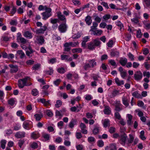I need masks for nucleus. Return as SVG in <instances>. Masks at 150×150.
<instances>
[{"mask_svg": "<svg viewBox=\"0 0 150 150\" xmlns=\"http://www.w3.org/2000/svg\"><path fill=\"white\" fill-rule=\"evenodd\" d=\"M100 44L101 42L99 38H97L88 43V48L89 50H93L96 47L100 46Z\"/></svg>", "mask_w": 150, "mask_h": 150, "instance_id": "1", "label": "nucleus"}, {"mask_svg": "<svg viewBox=\"0 0 150 150\" xmlns=\"http://www.w3.org/2000/svg\"><path fill=\"white\" fill-rule=\"evenodd\" d=\"M29 77L26 76L23 79H20L18 81V86L19 88H22L25 86H30L32 84L31 83H27V81L29 79Z\"/></svg>", "mask_w": 150, "mask_h": 150, "instance_id": "2", "label": "nucleus"}, {"mask_svg": "<svg viewBox=\"0 0 150 150\" xmlns=\"http://www.w3.org/2000/svg\"><path fill=\"white\" fill-rule=\"evenodd\" d=\"M45 11L42 13V19L46 20L52 15V9L50 8H47L45 10Z\"/></svg>", "mask_w": 150, "mask_h": 150, "instance_id": "3", "label": "nucleus"}, {"mask_svg": "<svg viewBox=\"0 0 150 150\" xmlns=\"http://www.w3.org/2000/svg\"><path fill=\"white\" fill-rule=\"evenodd\" d=\"M67 25L66 22L61 24L58 27V30L61 33L65 32L67 31Z\"/></svg>", "mask_w": 150, "mask_h": 150, "instance_id": "4", "label": "nucleus"}, {"mask_svg": "<svg viewBox=\"0 0 150 150\" xmlns=\"http://www.w3.org/2000/svg\"><path fill=\"white\" fill-rule=\"evenodd\" d=\"M127 139V134L125 133L121 134L120 136V143L123 145H125Z\"/></svg>", "mask_w": 150, "mask_h": 150, "instance_id": "5", "label": "nucleus"}, {"mask_svg": "<svg viewBox=\"0 0 150 150\" xmlns=\"http://www.w3.org/2000/svg\"><path fill=\"white\" fill-rule=\"evenodd\" d=\"M90 38V36H86L83 38V40L81 43V46L84 48L86 47V43L89 40Z\"/></svg>", "mask_w": 150, "mask_h": 150, "instance_id": "6", "label": "nucleus"}, {"mask_svg": "<svg viewBox=\"0 0 150 150\" xmlns=\"http://www.w3.org/2000/svg\"><path fill=\"white\" fill-rule=\"evenodd\" d=\"M135 79L136 80H140L142 77V74L139 71L136 72L134 75Z\"/></svg>", "mask_w": 150, "mask_h": 150, "instance_id": "7", "label": "nucleus"}, {"mask_svg": "<svg viewBox=\"0 0 150 150\" xmlns=\"http://www.w3.org/2000/svg\"><path fill=\"white\" fill-rule=\"evenodd\" d=\"M9 66L11 68L10 71L11 73H16L18 71V68L17 66L14 65L13 64H9Z\"/></svg>", "mask_w": 150, "mask_h": 150, "instance_id": "8", "label": "nucleus"}, {"mask_svg": "<svg viewBox=\"0 0 150 150\" xmlns=\"http://www.w3.org/2000/svg\"><path fill=\"white\" fill-rule=\"evenodd\" d=\"M122 105L121 104L120 101L117 102L115 105V110L117 111H121L122 109L121 107Z\"/></svg>", "mask_w": 150, "mask_h": 150, "instance_id": "9", "label": "nucleus"}, {"mask_svg": "<svg viewBox=\"0 0 150 150\" xmlns=\"http://www.w3.org/2000/svg\"><path fill=\"white\" fill-rule=\"evenodd\" d=\"M25 133L24 132H17L15 135L16 137L18 138H21L25 137Z\"/></svg>", "mask_w": 150, "mask_h": 150, "instance_id": "10", "label": "nucleus"}, {"mask_svg": "<svg viewBox=\"0 0 150 150\" xmlns=\"http://www.w3.org/2000/svg\"><path fill=\"white\" fill-rule=\"evenodd\" d=\"M47 29V27L45 25L40 29L36 30V33L37 34L43 33Z\"/></svg>", "mask_w": 150, "mask_h": 150, "instance_id": "11", "label": "nucleus"}, {"mask_svg": "<svg viewBox=\"0 0 150 150\" xmlns=\"http://www.w3.org/2000/svg\"><path fill=\"white\" fill-rule=\"evenodd\" d=\"M117 150L116 145L115 144H112L109 146H107L105 148V150Z\"/></svg>", "mask_w": 150, "mask_h": 150, "instance_id": "12", "label": "nucleus"}, {"mask_svg": "<svg viewBox=\"0 0 150 150\" xmlns=\"http://www.w3.org/2000/svg\"><path fill=\"white\" fill-rule=\"evenodd\" d=\"M34 38L37 41H38L39 43L42 44L44 42V40L42 36L35 35Z\"/></svg>", "mask_w": 150, "mask_h": 150, "instance_id": "13", "label": "nucleus"}, {"mask_svg": "<svg viewBox=\"0 0 150 150\" xmlns=\"http://www.w3.org/2000/svg\"><path fill=\"white\" fill-rule=\"evenodd\" d=\"M134 136L132 134H129V138L127 139V144H132L133 142L134 139Z\"/></svg>", "mask_w": 150, "mask_h": 150, "instance_id": "14", "label": "nucleus"}, {"mask_svg": "<svg viewBox=\"0 0 150 150\" xmlns=\"http://www.w3.org/2000/svg\"><path fill=\"white\" fill-rule=\"evenodd\" d=\"M21 35L20 34L17 37V40L18 42H19V40L23 44H25L26 43V39L23 37H21Z\"/></svg>", "mask_w": 150, "mask_h": 150, "instance_id": "15", "label": "nucleus"}, {"mask_svg": "<svg viewBox=\"0 0 150 150\" xmlns=\"http://www.w3.org/2000/svg\"><path fill=\"white\" fill-rule=\"evenodd\" d=\"M92 131L94 135L98 134L99 132L100 127L97 125H95Z\"/></svg>", "mask_w": 150, "mask_h": 150, "instance_id": "16", "label": "nucleus"}, {"mask_svg": "<svg viewBox=\"0 0 150 150\" xmlns=\"http://www.w3.org/2000/svg\"><path fill=\"white\" fill-rule=\"evenodd\" d=\"M85 21L86 23L88 25H90L92 22V20L91 16H87L86 17Z\"/></svg>", "mask_w": 150, "mask_h": 150, "instance_id": "17", "label": "nucleus"}, {"mask_svg": "<svg viewBox=\"0 0 150 150\" xmlns=\"http://www.w3.org/2000/svg\"><path fill=\"white\" fill-rule=\"evenodd\" d=\"M57 16L59 19L61 21H64L65 22H66V19L65 16L63 15L60 12H58L57 14Z\"/></svg>", "mask_w": 150, "mask_h": 150, "instance_id": "18", "label": "nucleus"}, {"mask_svg": "<svg viewBox=\"0 0 150 150\" xmlns=\"http://www.w3.org/2000/svg\"><path fill=\"white\" fill-rule=\"evenodd\" d=\"M122 101L123 104L126 107H127L129 106V101L126 97H122Z\"/></svg>", "mask_w": 150, "mask_h": 150, "instance_id": "19", "label": "nucleus"}, {"mask_svg": "<svg viewBox=\"0 0 150 150\" xmlns=\"http://www.w3.org/2000/svg\"><path fill=\"white\" fill-rule=\"evenodd\" d=\"M110 109V108L109 106H105V109L104 110V113L107 115H109L110 114L111 112Z\"/></svg>", "mask_w": 150, "mask_h": 150, "instance_id": "20", "label": "nucleus"}, {"mask_svg": "<svg viewBox=\"0 0 150 150\" xmlns=\"http://www.w3.org/2000/svg\"><path fill=\"white\" fill-rule=\"evenodd\" d=\"M24 36L25 37L28 39H31L32 38V33L29 31H27L25 32L24 34Z\"/></svg>", "mask_w": 150, "mask_h": 150, "instance_id": "21", "label": "nucleus"}, {"mask_svg": "<svg viewBox=\"0 0 150 150\" xmlns=\"http://www.w3.org/2000/svg\"><path fill=\"white\" fill-rule=\"evenodd\" d=\"M127 62V59L124 58V59L121 58L119 61V63L122 66H125Z\"/></svg>", "mask_w": 150, "mask_h": 150, "instance_id": "22", "label": "nucleus"}, {"mask_svg": "<svg viewBox=\"0 0 150 150\" xmlns=\"http://www.w3.org/2000/svg\"><path fill=\"white\" fill-rule=\"evenodd\" d=\"M76 120L74 119H72L71 121L70 122L69 124V127L70 128H73L74 125L76 124Z\"/></svg>", "mask_w": 150, "mask_h": 150, "instance_id": "23", "label": "nucleus"}, {"mask_svg": "<svg viewBox=\"0 0 150 150\" xmlns=\"http://www.w3.org/2000/svg\"><path fill=\"white\" fill-rule=\"evenodd\" d=\"M128 120H127V124L130 125L132 124V116L131 114H128L127 115Z\"/></svg>", "mask_w": 150, "mask_h": 150, "instance_id": "24", "label": "nucleus"}, {"mask_svg": "<svg viewBox=\"0 0 150 150\" xmlns=\"http://www.w3.org/2000/svg\"><path fill=\"white\" fill-rule=\"evenodd\" d=\"M17 54L20 56L21 58H23L25 57V54L22 50H18L17 52Z\"/></svg>", "mask_w": 150, "mask_h": 150, "instance_id": "25", "label": "nucleus"}, {"mask_svg": "<svg viewBox=\"0 0 150 150\" xmlns=\"http://www.w3.org/2000/svg\"><path fill=\"white\" fill-rule=\"evenodd\" d=\"M93 34L94 35L100 36L102 33L103 31L101 30H93Z\"/></svg>", "mask_w": 150, "mask_h": 150, "instance_id": "26", "label": "nucleus"}, {"mask_svg": "<svg viewBox=\"0 0 150 150\" xmlns=\"http://www.w3.org/2000/svg\"><path fill=\"white\" fill-rule=\"evenodd\" d=\"M132 95L133 96L138 98H142L141 95L139 93L138 91L134 92L132 93Z\"/></svg>", "mask_w": 150, "mask_h": 150, "instance_id": "27", "label": "nucleus"}, {"mask_svg": "<svg viewBox=\"0 0 150 150\" xmlns=\"http://www.w3.org/2000/svg\"><path fill=\"white\" fill-rule=\"evenodd\" d=\"M103 125L104 127L106 128L110 126V121L109 120L105 119L103 122Z\"/></svg>", "mask_w": 150, "mask_h": 150, "instance_id": "28", "label": "nucleus"}, {"mask_svg": "<svg viewBox=\"0 0 150 150\" xmlns=\"http://www.w3.org/2000/svg\"><path fill=\"white\" fill-rule=\"evenodd\" d=\"M93 25L91 27V29L90 31H93V30L97 29L96 27L98 25V23L96 22H94L93 23Z\"/></svg>", "mask_w": 150, "mask_h": 150, "instance_id": "29", "label": "nucleus"}, {"mask_svg": "<svg viewBox=\"0 0 150 150\" xmlns=\"http://www.w3.org/2000/svg\"><path fill=\"white\" fill-rule=\"evenodd\" d=\"M31 137L32 138L35 139L38 138L39 137V135L38 133L33 132L31 134Z\"/></svg>", "mask_w": 150, "mask_h": 150, "instance_id": "30", "label": "nucleus"}, {"mask_svg": "<svg viewBox=\"0 0 150 150\" xmlns=\"http://www.w3.org/2000/svg\"><path fill=\"white\" fill-rule=\"evenodd\" d=\"M115 82L118 86H120L122 85H123L124 84L123 80L120 81L118 78H115Z\"/></svg>", "mask_w": 150, "mask_h": 150, "instance_id": "31", "label": "nucleus"}, {"mask_svg": "<svg viewBox=\"0 0 150 150\" xmlns=\"http://www.w3.org/2000/svg\"><path fill=\"white\" fill-rule=\"evenodd\" d=\"M116 25L120 27V30L122 31L124 29V27L123 24L120 21H117L116 23Z\"/></svg>", "mask_w": 150, "mask_h": 150, "instance_id": "32", "label": "nucleus"}, {"mask_svg": "<svg viewBox=\"0 0 150 150\" xmlns=\"http://www.w3.org/2000/svg\"><path fill=\"white\" fill-rule=\"evenodd\" d=\"M28 49L29 50L26 51V53L28 56H30V54H32L33 52L34 51L33 50L31 47L30 46L28 47Z\"/></svg>", "mask_w": 150, "mask_h": 150, "instance_id": "33", "label": "nucleus"}, {"mask_svg": "<svg viewBox=\"0 0 150 150\" xmlns=\"http://www.w3.org/2000/svg\"><path fill=\"white\" fill-rule=\"evenodd\" d=\"M34 116L36 120L37 121H39L42 117L43 115L42 114H36L34 115Z\"/></svg>", "mask_w": 150, "mask_h": 150, "instance_id": "34", "label": "nucleus"}, {"mask_svg": "<svg viewBox=\"0 0 150 150\" xmlns=\"http://www.w3.org/2000/svg\"><path fill=\"white\" fill-rule=\"evenodd\" d=\"M30 147L33 149L37 148L38 147V145L36 142H33L30 144Z\"/></svg>", "mask_w": 150, "mask_h": 150, "instance_id": "35", "label": "nucleus"}, {"mask_svg": "<svg viewBox=\"0 0 150 150\" xmlns=\"http://www.w3.org/2000/svg\"><path fill=\"white\" fill-rule=\"evenodd\" d=\"M42 136L46 140H48L50 139V135L45 133H43L42 134Z\"/></svg>", "mask_w": 150, "mask_h": 150, "instance_id": "36", "label": "nucleus"}, {"mask_svg": "<svg viewBox=\"0 0 150 150\" xmlns=\"http://www.w3.org/2000/svg\"><path fill=\"white\" fill-rule=\"evenodd\" d=\"M143 2L144 5H145L146 7H150V0H143Z\"/></svg>", "mask_w": 150, "mask_h": 150, "instance_id": "37", "label": "nucleus"}, {"mask_svg": "<svg viewBox=\"0 0 150 150\" xmlns=\"http://www.w3.org/2000/svg\"><path fill=\"white\" fill-rule=\"evenodd\" d=\"M95 60L94 59H93L91 60L88 61L90 63V64L91 65V67H93L94 65H97V63L96 62H95Z\"/></svg>", "mask_w": 150, "mask_h": 150, "instance_id": "38", "label": "nucleus"}, {"mask_svg": "<svg viewBox=\"0 0 150 150\" xmlns=\"http://www.w3.org/2000/svg\"><path fill=\"white\" fill-rule=\"evenodd\" d=\"M6 142V141L5 140L3 139L1 141V146L2 149H5Z\"/></svg>", "mask_w": 150, "mask_h": 150, "instance_id": "39", "label": "nucleus"}, {"mask_svg": "<svg viewBox=\"0 0 150 150\" xmlns=\"http://www.w3.org/2000/svg\"><path fill=\"white\" fill-rule=\"evenodd\" d=\"M39 92L36 89H34L31 91V94L34 96H36L38 95Z\"/></svg>", "mask_w": 150, "mask_h": 150, "instance_id": "40", "label": "nucleus"}, {"mask_svg": "<svg viewBox=\"0 0 150 150\" xmlns=\"http://www.w3.org/2000/svg\"><path fill=\"white\" fill-rule=\"evenodd\" d=\"M144 130H142L140 132V135L139 136L140 137L142 140H144L146 139V138L144 136Z\"/></svg>", "mask_w": 150, "mask_h": 150, "instance_id": "41", "label": "nucleus"}, {"mask_svg": "<svg viewBox=\"0 0 150 150\" xmlns=\"http://www.w3.org/2000/svg\"><path fill=\"white\" fill-rule=\"evenodd\" d=\"M41 65L40 64H37L34 65L32 67L33 70H37L40 67Z\"/></svg>", "mask_w": 150, "mask_h": 150, "instance_id": "42", "label": "nucleus"}, {"mask_svg": "<svg viewBox=\"0 0 150 150\" xmlns=\"http://www.w3.org/2000/svg\"><path fill=\"white\" fill-rule=\"evenodd\" d=\"M49 69V70L45 71V72L47 74L51 75L53 73V69L51 68H50Z\"/></svg>", "mask_w": 150, "mask_h": 150, "instance_id": "43", "label": "nucleus"}, {"mask_svg": "<svg viewBox=\"0 0 150 150\" xmlns=\"http://www.w3.org/2000/svg\"><path fill=\"white\" fill-rule=\"evenodd\" d=\"M29 124L27 122L25 121L23 124V126L24 128L27 129H29Z\"/></svg>", "mask_w": 150, "mask_h": 150, "instance_id": "44", "label": "nucleus"}, {"mask_svg": "<svg viewBox=\"0 0 150 150\" xmlns=\"http://www.w3.org/2000/svg\"><path fill=\"white\" fill-rule=\"evenodd\" d=\"M119 91L115 89L112 92V96L114 97L116 96L119 94Z\"/></svg>", "mask_w": 150, "mask_h": 150, "instance_id": "45", "label": "nucleus"}, {"mask_svg": "<svg viewBox=\"0 0 150 150\" xmlns=\"http://www.w3.org/2000/svg\"><path fill=\"white\" fill-rule=\"evenodd\" d=\"M119 53L117 51H112L110 53V55L112 57H115L116 55H119Z\"/></svg>", "mask_w": 150, "mask_h": 150, "instance_id": "46", "label": "nucleus"}, {"mask_svg": "<svg viewBox=\"0 0 150 150\" xmlns=\"http://www.w3.org/2000/svg\"><path fill=\"white\" fill-rule=\"evenodd\" d=\"M58 72L60 74H64L65 72V70L63 67H59L57 69Z\"/></svg>", "mask_w": 150, "mask_h": 150, "instance_id": "47", "label": "nucleus"}, {"mask_svg": "<svg viewBox=\"0 0 150 150\" xmlns=\"http://www.w3.org/2000/svg\"><path fill=\"white\" fill-rule=\"evenodd\" d=\"M62 105V102L60 100H58L56 101V104L55 106L56 108L59 107Z\"/></svg>", "mask_w": 150, "mask_h": 150, "instance_id": "48", "label": "nucleus"}, {"mask_svg": "<svg viewBox=\"0 0 150 150\" xmlns=\"http://www.w3.org/2000/svg\"><path fill=\"white\" fill-rule=\"evenodd\" d=\"M145 27L144 28L146 29H149L150 28V23L145 22L144 23Z\"/></svg>", "mask_w": 150, "mask_h": 150, "instance_id": "49", "label": "nucleus"}, {"mask_svg": "<svg viewBox=\"0 0 150 150\" xmlns=\"http://www.w3.org/2000/svg\"><path fill=\"white\" fill-rule=\"evenodd\" d=\"M25 141L24 139H20L18 142V145L20 148L22 147V146L24 143Z\"/></svg>", "mask_w": 150, "mask_h": 150, "instance_id": "50", "label": "nucleus"}, {"mask_svg": "<svg viewBox=\"0 0 150 150\" xmlns=\"http://www.w3.org/2000/svg\"><path fill=\"white\" fill-rule=\"evenodd\" d=\"M115 128L114 127H110L109 130V132L110 133H113L115 132Z\"/></svg>", "mask_w": 150, "mask_h": 150, "instance_id": "51", "label": "nucleus"}, {"mask_svg": "<svg viewBox=\"0 0 150 150\" xmlns=\"http://www.w3.org/2000/svg\"><path fill=\"white\" fill-rule=\"evenodd\" d=\"M47 8L46 6H43L42 5H40L39 6L38 9L39 11H41L44 9L45 10Z\"/></svg>", "mask_w": 150, "mask_h": 150, "instance_id": "52", "label": "nucleus"}, {"mask_svg": "<svg viewBox=\"0 0 150 150\" xmlns=\"http://www.w3.org/2000/svg\"><path fill=\"white\" fill-rule=\"evenodd\" d=\"M127 55L131 61H133L134 60V56L130 52H129Z\"/></svg>", "mask_w": 150, "mask_h": 150, "instance_id": "53", "label": "nucleus"}, {"mask_svg": "<svg viewBox=\"0 0 150 150\" xmlns=\"http://www.w3.org/2000/svg\"><path fill=\"white\" fill-rule=\"evenodd\" d=\"M34 61L32 60H28L26 62V63L28 65H31L34 64Z\"/></svg>", "mask_w": 150, "mask_h": 150, "instance_id": "54", "label": "nucleus"}, {"mask_svg": "<svg viewBox=\"0 0 150 150\" xmlns=\"http://www.w3.org/2000/svg\"><path fill=\"white\" fill-rule=\"evenodd\" d=\"M142 35V34L140 29H139L137 31V37L139 38H141Z\"/></svg>", "mask_w": 150, "mask_h": 150, "instance_id": "55", "label": "nucleus"}, {"mask_svg": "<svg viewBox=\"0 0 150 150\" xmlns=\"http://www.w3.org/2000/svg\"><path fill=\"white\" fill-rule=\"evenodd\" d=\"M104 145V142L102 140H100L98 142V146L100 147H103Z\"/></svg>", "mask_w": 150, "mask_h": 150, "instance_id": "56", "label": "nucleus"}, {"mask_svg": "<svg viewBox=\"0 0 150 150\" xmlns=\"http://www.w3.org/2000/svg\"><path fill=\"white\" fill-rule=\"evenodd\" d=\"M137 105L140 107H143L144 105V103L142 101L139 100L137 102Z\"/></svg>", "mask_w": 150, "mask_h": 150, "instance_id": "57", "label": "nucleus"}, {"mask_svg": "<svg viewBox=\"0 0 150 150\" xmlns=\"http://www.w3.org/2000/svg\"><path fill=\"white\" fill-rule=\"evenodd\" d=\"M136 112H138V115L139 117H141L143 116L144 115L143 113L141 111L139 110H136Z\"/></svg>", "mask_w": 150, "mask_h": 150, "instance_id": "58", "label": "nucleus"}, {"mask_svg": "<svg viewBox=\"0 0 150 150\" xmlns=\"http://www.w3.org/2000/svg\"><path fill=\"white\" fill-rule=\"evenodd\" d=\"M115 117L118 120H120L121 116L120 115L119 113L118 112H116L115 114Z\"/></svg>", "mask_w": 150, "mask_h": 150, "instance_id": "59", "label": "nucleus"}, {"mask_svg": "<svg viewBox=\"0 0 150 150\" xmlns=\"http://www.w3.org/2000/svg\"><path fill=\"white\" fill-rule=\"evenodd\" d=\"M61 57L62 60L66 59L67 60V59H68V57H69V56L68 55L63 54L62 55Z\"/></svg>", "mask_w": 150, "mask_h": 150, "instance_id": "60", "label": "nucleus"}, {"mask_svg": "<svg viewBox=\"0 0 150 150\" xmlns=\"http://www.w3.org/2000/svg\"><path fill=\"white\" fill-rule=\"evenodd\" d=\"M60 79H58L54 81V83L56 86H58L61 82Z\"/></svg>", "mask_w": 150, "mask_h": 150, "instance_id": "61", "label": "nucleus"}, {"mask_svg": "<svg viewBox=\"0 0 150 150\" xmlns=\"http://www.w3.org/2000/svg\"><path fill=\"white\" fill-rule=\"evenodd\" d=\"M91 65L88 63L85 64L83 66L84 69L85 70H86L87 68H91Z\"/></svg>", "mask_w": 150, "mask_h": 150, "instance_id": "62", "label": "nucleus"}, {"mask_svg": "<svg viewBox=\"0 0 150 150\" xmlns=\"http://www.w3.org/2000/svg\"><path fill=\"white\" fill-rule=\"evenodd\" d=\"M14 103V101L13 98H11L8 100V103L9 104L12 106L13 105Z\"/></svg>", "mask_w": 150, "mask_h": 150, "instance_id": "63", "label": "nucleus"}, {"mask_svg": "<svg viewBox=\"0 0 150 150\" xmlns=\"http://www.w3.org/2000/svg\"><path fill=\"white\" fill-rule=\"evenodd\" d=\"M46 113L48 116L51 117L53 115L52 112L49 110H48L46 111Z\"/></svg>", "mask_w": 150, "mask_h": 150, "instance_id": "64", "label": "nucleus"}]
</instances>
